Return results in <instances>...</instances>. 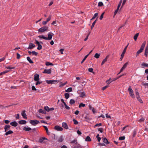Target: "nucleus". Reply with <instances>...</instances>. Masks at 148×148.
<instances>
[{
    "label": "nucleus",
    "mask_w": 148,
    "mask_h": 148,
    "mask_svg": "<svg viewBox=\"0 0 148 148\" xmlns=\"http://www.w3.org/2000/svg\"><path fill=\"white\" fill-rule=\"evenodd\" d=\"M47 31H48V27L46 26L43 27L38 29V32L41 33Z\"/></svg>",
    "instance_id": "f257e3e1"
},
{
    "label": "nucleus",
    "mask_w": 148,
    "mask_h": 148,
    "mask_svg": "<svg viewBox=\"0 0 148 148\" xmlns=\"http://www.w3.org/2000/svg\"><path fill=\"white\" fill-rule=\"evenodd\" d=\"M35 44H37L38 45V47L37 48L38 49L40 50L42 49V46L40 44H43V43L42 42H39L37 40H35Z\"/></svg>",
    "instance_id": "f03ea898"
},
{
    "label": "nucleus",
    "mask_w": 148,
    "mask_h": 148,
    "mask_svg": "<svg viewBox=\"0 0 148 148\" xmlns=\"http://www.w3.org/2000/svg\"><path fill=\"white\" fill-rule=\"evenodd\" d=\"M29 123L32 125L35 126L38 124L40 123L39 121L36 120H31L29 121Z\"/></svg>",
    "instance_id": "7ed1b4c3"
},
{
    "label": "nucleus",
    "mask_w": 148,
    "mask_h": 148,
    "mask_svg": "<svg viewBox=\"0 0 148 148\" xmlns=\"http://www.w3.org/2000/svg\"><path fill=\"white\" fill-rule=\"evenodd\" d=\"M136 97L138 99V100L141 103H143V101L139 97V93L138 92L137 89L136 90Z\"/></svg>",
    "instance_id": "20e7f679"
},
{
    "label": "nucleus",
    "mask_w": 148,
    "mask_h": 148,
    "mask_svg": "<svg viewBox=\"0 0 148 148\" xmlns=\"http://www.w3.org/2000/svg\"><path fill=\"white\" fill-rule=\"evenodd\" d=\"M54 35V34L51 32H49L48 34V37H47V40H51L52 37L53 35Z\"/></svg>",
    "instance_id": "39448f33"
},
{
    "label": "nucleus",
    "mask_w": 148,
    "mask_h": 148,
    "mask_svg": "<svg viewBox=\"0 0 148 148\" xmlns=\"http://www.w3.org/2000/svg\"><path fill=\"white\" fill-rule=\"evenodd\" d=\"M55 130L58 131H62L63 130V128L59 126H56L54 127Z\"/></svg>",
    "instance_id": "423d86ee"
},
{
    "label": "nucleus",
    "mask_w": 148,
    "mask_h": 148,
    "mask_svg": "<svg viewBox=\"0 0 148 148\" xmlns=\"http://www.w3.org/2000/svg\"><path fill=\"white\" fill-rule=\"evenodd\" d=\"M51 72V70L50 69H46L44 71L42 72L43 73L50 74Z\"/></svg>",
    "instance_id": "0eeeda50"
},
{
    "label": "nucleus",
    "mask_w": 148,
    "mask_h": 148,
    "mask_svg": "<svg viewBox=\"0 0 148 148\" xmlns=\"http://www.w3.org/2000/svg\"><path fill=\"white\" fill-rule=\"evenodd\" d=\"M39 79V75L37 74H35L34 75V80L35 81H38Z\"/></svg>",
    "instance_id": "6e6552de"
},
{
    "label": "nucleus",
    "mask_w": 148,
    "mask_h": 148,
    "mask_svg": "<svg viewBox=\"0 0 148 148\" xmlns=\"http://www.w3.org/2000/svg\"><path fill=\"white\" fill-rule=\"evenodd\" d=\"M128 62L126 63L123 66V67L120 70V73L121 72L123 71V70H124L126 67H127V65L128 64Z\"/></svg>",
    "instance_id": "1a4fd4ad"
},
{
    "label": "nucleus",
    "mask_w": 148,
    "mask_h": 148,
    "mask_svg": "<svg viewBox=\"0 0 148 148\" xmlns=\"http://www.w3.org/2000/svg\"><path fill=\"white\" fill-rule=\"evenodd\" d=\"M109 57V55L107 56H106V58L105 59H103V61L102 62L101 64V65H102L106 62H107V61L108 59V58Z\"/></svg>",
    "instance_id": "9d476101"
},
{
    "label": "nucleus",
    "mask_w": 148,
    "mask_h": 148,
    "mask_svg": "<svg viewBox=\"0 0 148 148\" xmlns=\"http://www.w3.org/2000/svg\"><path fill=\"white\" fill-rule=\"evenodd\" d=\"M10 126L9 125H5L4 127V130H5L4 131L5 132H6V131L7 130H10Z\"/></svg>",
    "instance_id": "9b49d317"
},
{
    "label": "nucleus",
    "mask_w": 148,
    "mask_h": 148,
    "mask_svg": "<svg viewBox=\"0 0 148 148\" xmlns=\"http://www.w3.org/2000/svg\"><path fill=\"white\" fill-rule=\"evenodd\" d=\"M25 111L24 110L21 113V115L23 117V118L25 119H27V115L25 113Z\"/></svg>",
    "instance_id": "f8f14e48"
},
{
    "label": "nucleus",
    "mask_w": 148,
    "mask_h": 148,
    "mask_svg": "<svg viewBox=\"0 0 148 148\" xmlns=\"http://www.w3.org/2000/svg\"><path fill=\"white\" fill-rule=\"evenodd\" d=\"M10 125L14 127H16L18 125V123L16 121H13L10 123Z\"/></svg>",
    "instance_id": "ddd939ff"
},
{
    "label": "nucleus",
    "mask_w": 148,
    "mask_h": 148,
    "mask_svg": "<svg viewBox=\"0 0 148 148\" xmlns=\"http://www.w3.org/2000/svg\"><path fill=\"white\" fill-rule=\"evenodd\" d=\"M35 47V45L32 43H30L28 47L27 48V49H32L33 48Z\"/></svg>",
    "instance_id": "4468645a"
},
{
    "label": "nucleus",
    "mask_w": 148,
    "mask_h": 148,
    "mask_svg": "<svg viewBox=\"0 0 148 148\" xmlns=\"http://www.w3.org/2000/svg\"><path fill=\"white\" fill-rule=\"evenodd\" d=\"M130 96H131L133 98H135V96L133 94V91L130 87Z\"/></svg>",
    "instance_id": "2eb2a0df"
},
{
    "label": "nucleus",
    "mask_w": 148,
    "mask_h": 148,
    "mask_svg": "<svg viewBox=\"0 0 148 148\" xmlns=\"http://www.w3.org/2000/svg\"><path fill=\"white\" fill-rule=\"evenodd\" d=\"M46 82L48 84H52L54 83V82H56L57 81L56 80H47Z\"/></svg>",
    "instance_id": "dca6fc26"
},
{
    "label": "nucleus",
    "mask_w": 148,
    "mask_h": 148,
    "mask_svg": "<svg viewBox=\"0 0 148 148\" xmlns=\"http://www.w3.org/2000/svg\"><path fill=\"white\" fill-rule=\"evenodd\" d=\"M62 127L66 129H68V126L66 124V123L64 122H63L62 123Z\"/></svg>",
    "instance_id": "f3484780"
},
{
    "label": "nucleus",
    "mask_w": 148,
    "mask_h": 148,
    "mask_svg": "<svg viewBox=\"0 0 148 148\" xmlns=\"http://www.w3.org/2000/svg\"><path fill=\"white\" fill-rule=\"evenodd\" d=\"M144 49L140 47V49L138 50L137 52L136 56L138 55L140 53L142 52L143 51Z\"/></svg>",
    "instance_id": "a211bd4d"
},
{
    "label": "nucleus",
    "mask_w": 148,
    "mask_h": 148,
    "mask_svg": "<svg viewBox=\"0 0 148 148\" xmlns=\"http://www.w3.org/2000/svg\"><path fill=\"white\" fill-rule=\"evenodd\" d=\"M18 123L20 124H24L26 123V121L25 120H22L19 121L18 122Z\"/></svg>",
    "instance_id": "6ab92c4d"
},
{
    "label": "nucleus",
    "mask_w": 148,
    "mask_h": 148,
    "mask_svg": "<svg viewBox=\"0 0 148 148\" xmlns=\"http://www.w3.org/2000/svg\"><path fill=\"white\" fill-rule=\"evenodd\" d=\"M13 133V132L12 130H9L8 131L6 132L5 134V135L7 136L9 134H12Z\"/></svg>",
    "instance_id": "aec40b11"
},
{
    "label": "nucleus",
    "mask_w": 148,
    "mask_h": 148,
    "mask_svg": "<svg viewBox=\"0 0 148 148\" xmlns=\"http://www.w3.org/2000/svg\"><path fill=\"white\" fill-rule=\"evenodd\" d=\"M145 51V55L147 56L148 53V47H146Z\"/></svg>",
    "instance_id": "412c9836"
},
{
    "label": "nucleus",
    "mask_w": 148,
    "mask_h": 148,
    "mask_svg": "<svg viewBox=\"0 0 148 148\" xmlns=\"http://www.w3.org/2000/svg\"><path fill=\"white\" fill-rule=\"evenodd\" d=\"M27 60L29 62V63L31 64L33 63L34 62L32 61V60L30 59V58L29 57H27Z\"/></svg>",
    "instance_id": "4be33fe9"
},
{
    "label": "nucleus",
    "mask_w": 148,
    "mask_h": 148,
    "mask_svg": "<svg viewBox=\"0 0 148 148\" xmlns=\"http://www.w3.org/2000/svg\"><path fill=\"white\" fill-rule=\"evenodd\" d=\"M23 130H24L27 131H30L32 130L31 128L29 127H25L23 128Z\"/></svg>",
    "instance_id": "5701e85b"
},
{
    "label": "nucleus",
    "mask_w": 148,
    "mask_h": 148,
    "mask_svg": "<svg viewBox=\"0 0 148 148\" xmlns=\"http://www.w3.org/2000/svg\"><path fill=\"white\" fill-rule=\"evenodd\" d=\"M47 139L45 137H42L41 138L39 139V142L40 143H42L43 142L44 140H47Z\"/></svg>",
    "instance_id": "b1692460"
},
{
    "label": "nucleus",
    "mask_w": 148,
    "mask_h": 148,
    "mask_svg": "<svg viewBox=\"0 0 148 148\" xmlns=\"http://www.w3.org/2000/svg\"><path fill=\"white\" fill-rule=\"evenodd\" d=\"M103 141L105 143H106L107 144L109 143L108 140L106 138H103Z\"/></svg>",
    "instance_id": "393cba45"
},
{
    "label": "nucleus",
    "mask_w": 148,
    "mask_h": 148,
    "mask_svg": "<svg viewBox=\"0 0 148 148\" xmlns=\"http://www.w3.org/2000/svg\"><path fill=\"white\" fill-rule=\"evenodd\" d=\"M139 35V33H137L135 34V35L134 36V39L135 41H136Z\"/></svg>",
    "instance_id": "a878e982"
},
{
    "label": "nucleus",
    "mask_w": 148,
    "mask_h": 148,
    "mask_svg": "<svg viewBox=\"0 0 148 148\" xmlns=\"http://www.w3.org/2000/svg\"><path fill=\"white\" fill-rule=\"evenodd\" d=\"M148 67V64L145 63H143L141 64V67Z\"/></svg>",
    "instance_id": "bb28decb"
},
{
    "label": "nucleus",
    "mask_w": 148,
    "mask_h": 148,
    "mask_svg": "<svg viewBox=\"0 0 148 148\" xmlns=\"http://www.w3.org/2000/svg\"><path fill=\"white\" fill-rule=\"evenodd\" d=\"M39 112L43 114H45L46 113L45 111L42 110V109H40L39 110Z\"/></svg>",
    "instance_id": "cd10ccee"
},
{
    "label": "nucleus",
    "mask_w": 148,
    "mask_h": 148,
    "mask_svg": "<svg viewBox=\"0 0 148 148\" xmlns=\"http://www.w3.org/2000/svg\"><path fill=\"white\" fill-rule=\"evenodd\" d=\"M38 37L40 38H42L45 40H46L47 37L43 36V35H41L39 36Z\"/></svg>",
    "instance_id": "c85d7f7f"
},
{
    "label": "nucleus",
    "mask_w": 148,
    "mask_h": 148,
    "mask_svg": "<svg viewBox=\"0 0 148 148\" xmlns=\"http://www.w3.org/2000/svg\"><path fill=\"white\" fill-rule=\"evenodd\" d=\"M136 129H134L133 131V132L132 133V137H134L136 136Z\"/></svg>",
    "instance_id": "c756f323"
},
{
    "label": "nucleus",
    "mask_w": 148,
    "mask_h": 148,
    "mask_svg": "<svg viewBox=\"0 0 148 148\" xmlns=\"http://www.w3.org/2000/svg\"><path fill=\"white\" fill-rule=\"evenodd\" d=\"M85 140L86 141H91V139L89 136H87L85 139Z\"/></svg>",
    "instance_id": "7c9ffc66"
},
{
    "label": "nucleus",
    "mask_w": 148,
    "mask_h": 148,
    "mask_svg": "<svg viewBox=\"0 0 148 148\" xmlns=\"http://www.w3.org/2000/svg\"><path fill=\"white\" fill-rule=\"evenodd\" d=\"M72 90V88H69L67 90H66L65 91L67 92H70Z\"/></svg>",
    "instance_id": "2f4dec72"
},
{
    "label": "nucleus",
    "mask_w": 148,
    "mask_h": 148,
    "mask_svg": "<svg viewBox=\"0 0 148 148\" xmlns=\"http://www.w3.org/2000/svg\"><path fill=\"white\" fill-rule=\"evenodd\" d=\"M63 140L62 136H60L59 138L58 141L60 142H62Z\"/></svg>",
    "instance_id": "473e14b6"
},
{
    "label": "nucleus",
    "mask_w": 148,
    "mask_h": 148,
    "mask_svg": "<svg viewBox=\"0 0 148 148\" xmlns=\"http://www.w3.org/2000/svg\"><path fill=\"white\" fill-rule=\"evenodd\" d=\"M141 85L145 87V88L148 86V83H144L143 82L141 83Z\"/></svg>",
    "instance_id": "72a5a7b5"
},
{
    "label": "nucleus",
    "mask_w": 148,
    "mask_h": 148,
    "mask_svg": "<svg viewBox=\"0 0 148 148\" xmlns=\"http://www.w3.org/2000/svg\"><path fill=\"white\" fill-rule=\"evenodd\" d=\"M98 14L97 13H95L92 18L91 19V20L94 19L98 16Z\"/></svg>",
    "instance_id": "f704fd0d"
},
{
    "label": "nucleus",
    "mask_w": 148,
    "mask_h": 148,
    "mask_svg": "<svg viewBox=\"0 0 148 148\" xmlns=\"http://www.w3.org/2000/svg\"><path fill=\"white\" fill-rule=\"evenodd\" d=\"M75 103V100L73 99H71L70 100V104L71 105L73 104H74Z\"/></svg>",
    "instance_id": "c9c22d12"
},
{
    "label": "nucleus",
    "mask_w": 148,
    "mask_h": 148,
    "mask_svg": "<svg viewBox=\"0 0 148 148\" xmlns=\"http://www.w3.org/2000/svg\"><path fill=\"white\" fill-rule=\"evenodd\" d=\"M97 21V20H96L92 23V25H91V29H92L93 27H94L95 25V23L96 22V21Z\"/></svg>",
    "instance_id": "e433bc0d"
},
{
    "label": "nucleus",
    "mask_w": 148,
    "mask_h": 148,
    "mask_svg": "<svg viewBox=\"0 0 148 148\" xmlns=\"http://www.w3.org/2000/svg\"><path fill=\"white\" fill-rule=\"evenodd\" d=\"M86 96L84 92H82L81 93L80 97H84V96Z\"/></svg>",
    "instance_id": "4c0bfd02"
},
{
    "label": "nucleus",
    "mask_w": 148,
    "mask_h": 148,
    "mask_svg": "<svg viewBox=\"0 0 148 148\" xmlns=\"http://www.w3.org/2000/svg\"><path fill=\"white\" fill-rule=\"evenodd\" d=\"M66 99H68L69 97V95L68 93H66L64 94Z\"/></svg>",
    "instance_id": "58836bf2"
},
{
    "label": "nucleus",
    "mask_w": 148,
    "mask_h": 148,
    "mask_svg": "<svg viewBox=\"0 0 148 148\" xmlns=\"http://www.w3.org/2000/svg\"><path fill=\"white\" fill-rule=\"evenodd\" d=\"M85 106V104L83 103H80L79 106V107L80 108L81 107H84Z\"/></svg>",
    "instance_id": "ea45409f"
},
{
    "label": "nucleus",
    "mask_w": 148,
    "mask_h": 148,
    "mask_svg": "<svg viewBox=\"0 0 148 148\" xmlns=\"http://www.w3.org/2000/svg\"><path fill=\"white\" fill-rule=\"evenodd\" d=\"M73 148H82V146L79 144H78L75 146Z\"/></svg>",
    "instance_id": "a19ab883"
},
{
    "label": "nucleus",
    "mask_w": 148,
    "mask_h": 148,
    "mask_svg": "<svg viewBox=\"0 0 148 148\" xmlns=\"http://www.w3.org/2000/svg\"><path fill=\"white\" fill-rule=\"evenodd\" d=\"M88 55H87L82 60V61L81 62V63L82 64L84 61L86 59V58H87V57L88 56Z\"/></svg>",
    "instance_id": "79ce46f5"
},
{
    "label": "nucleus",
    "mask_w": 148,
    "mask_h": 148,
    "mask_svg": "<svg viewBox=\"0 0 148 148\" xmlns=\"http://www.w3.org/2000/svg\"><path fill=\"white\" fill-rule=\"evenodd\" d=\"M100 54L98 53H96L94 56V57L96 58H99Z\"/></svg>",
    "instance_id": "37998d69"
},
{
    "label": "nucleus",
    "mask_w": 148,
    "mask_h": 148,
    "mask_svg": "<svg viewBox=\"0 0 148 148\" xmlns=\"http://www.w3.org/2000/svg\"><path fill=\"white\" fill-rule=\"evenodd\" d=\"M9 71H6L0 73V75L4 74L9 72Z\"/></svg>",
    "instance_id": "c03bdc74"
},
{
    "label": "nucleus",
    "mask_w": 148,
    "mask_h": 148,
    "mask_svg": "<svg viewBox=\"0 0 148 148\" xmlns=\"http://www.w3.org/2000/svg\"><path fill=\"white\" fill-rule=\"evenodd\" d=\"M43 127L45 129V130L47 134L48 135H49V132H48V128H47V127L46 126H43Z\"/></svg>",
    "instance_id": "a18cd8bd"
},
{
    "label": "nucleus",
    "mask_w": 148,
    "mask_h": 148,
    "mask_svg": "<svg viewBox=\"0 0 148 148\" xmlns=\"http://www.w3.org/2000/svg\"><path fill=\"white\" fill-rule=\"evenodd\" d=\"M44 108L47 112L49 111V108L47 106H45Z\"/></svg>",
    "instance_id": "49530a36"
},
{
    "label": "nucleus",
    "mask_w": 148,
    "mask_h": 148,
    "mask_svg": "<svg viewBox=\"0 0 148 148\" xmlns=\"http://www.w3.org/2000/svg\"><path fill=\"white\" fill-rule=\"evenodd\" d=\"M46 65V66H49V65H53V64L50 62H46L45 63Z\"/></svg>",
    "instance_id": "de8ad7c7"
},
{
    "label": "nucleus",
    "mask_w": 148,
    "mask_h": 148,
    "mask_svg": "<svg viewBox=\"0 0 148 148\" xmlns=\"http://www.w3.org/2000/svg\"><path fill=\"white\" fill-rule=\"evenodd\" d=\"M71 143H75V144H76L77 143V140L75 139L73 140L72 141H71Z\"/></svg>",
    "instance_id": "09e8293b"
},
{
    "label": "nucleus",
    "mask_w": 148,
    "mask_h": 148,
    "mask_svg": "<svg viewBox=\"0 0 148 148\" xmlns=\"http://www.w3.org/2000/svg\"><path fill=\"white\" fill-rule=\"evenodd\" d=\"M146 44V42L145 41L142 44L141 47V48H143L144 49V47H145V46Z\"/></svg>",
    "instance_id": "8fccbe9b"
},
{
    "label": "nucleus",
    "mask_w": 148,
    "mask_h": 148,
    "mask_svg": "<svg viewBox=\"0 0 148 148\" xmlns=\"http://www.w3.org/2000/svg\"><path fill=\"white\" fill-rule=\"evenodd\" d=\"M102 125V124L101 123H99V124H96L94 126V128H95L96 127H99Z\"/></svg>",
    "instance_id": "3c124183"
},
{
    "label": "nucleus",
    "mask_w": 148,
    "mask_h": 148,
    "mask_svg": "<svg viewBox=\"0 0 148 148\" xmlns=\"http://www.w3.org/2000/svg\"><path fill=\"white\" fill-rule=\"evenodd\" d=\"M103 5V3L102 2H99L98 4V6H101Z\"/></svg>",
    "instance_id": "603ef678"
},
{
    "label": "nucleus",
    "mask_w": 148,
    "mask_h": 148,
    "mask_svg": "<svg viewBox=\"0 0 148 148\" xmlns=\"http://www.w3.org/2000/svg\"><path fill=\"white\" fill-rule=\"evenodd\" d=\"M98 130L100 131L101 133H102L103 131V128H98Z\"/></svg>",
    "instance_id": "864d4df0"
},
{
    "label": "nucleus",
    "mask_w": 148,
    "mask_h": 148,
    "mask_svg": "<svg viewBox=\"0 0 148 148\" xmlns=\"http://www.w3.org/2000/svg\"><path fill=\"white\" fill-rule=\"evenodd\" d=\"M73 121L74 124L77 125L78 124V122L76 119H74L73 120Z\"/></svg>",
    "instance_id": "5fc2aeb1"
},
{
    "label": "nucleus",
    "mask_w": 148,
    "mask_h": 148,
    "mask_svg": "<svg viewBox=\"0 0 148 148\" xmlns=\"http://www.w3.org/2000/svg\"><path fill=\"white\" fill-rule=\"evenodd\" d=\"M104 12H103L101 15L100 18H99V19L100 20H101L103 17V15H104Z\"/></svg>",
    "instance_id": "6e6d98bb"
},
{
    "label": "nucleus",
    "mask_w": 148,
    "mask_h": 148,
    "mask_svg": "<svg viewBox=\"0 0 148 148\" xmlns=\"http://www.w3.org/2000/svg\"><path fill=\"white\" fill-rule=\"evenodd\" d=\"M32 53L34 55L37 56L38 55V53L34 51H32Z\"/></svg>",
    "instance_id": "4d7b16f0"
},
{
    "label": "nucleus",
    "mask_w": 148,
    "mask_h": 148,
    "mask_svg": "<svg viewBox=\"0 0 148 148\" xmlns=\"http://www.w3.org/2000/svg\"><path fill=\"white\" fill-rule=\"evenodd\" d=\"M64 105L66 109L68 110H69L70 109V108L69 106H68L66 103Z\"/></svg>",
    "instance_id": "13d9d810"
},
{
    "label": "nucleus",
    "mask_w": 148,
    "mask_h": 148,
    "mask_svg": "<svg viewBox=\"0 0 148 148\" xmlns=\"http://www.w3.org/2000/svg\"><path fill=\"white\" fill-rule=\"evenodd\" d=\"M125 139V137L124 136H121L119 138V140H124Z\"/></svg>",
    "instance_id": "bf43d9fd"
},
{
    "label": "nucleus",
    "mask_w": 148,
    "mask_h": 148,
    "mask_svg": "<svg viewBox=\"0 0 148 148\" xmlns=\"http://www.w3.org/2000/svg\"><path fill=\"white\" fill-rule=\"evenodd\" d=\"M121 77V76H120L118 77L113 78V79H111V82L114 81L116 80V79H118V78H120Z\"/></svg>",
    "instance_id": "052dcab7"
},
{
    "label": "nucleus",
    "mask_w": 148,
    "mask_h": 148,
    "mask_svg": "<svg viewBox=\"0 0 148 148\" xmlns=\"http://www.w3.org/2000/svg\"><path fill=\"white\" fill-rule=\"evenodd\" d=\"M111 80V79H110V78L109 79L107 80L106 82L107 83V84H110L112 82H111V81H110Z\"/></svg>",
    "instance_id": "680f3d73"
},
{
    "label": "nucleus",
    "mask_w": 148,
    "mask_h": 148,
    "mask_svg": "<svg viewBox=\"0 0 148 148\" xmlns=\"http://www.w3.org/2000/svg\"><path fill=\"white\" fill-rule=\"evenodd\" d=\"M51 15L49 16L48 18H47V19L46 21H47V22H48L49 21H50L51 18Z\"/></svg>",
    "instance_id": "e2e57ef3"
},
{
    "label": "nucleus",
    "mask_w": 148,
    "mask_h": 148,
    "mask_svg": "<svg viewBox=\"0 0 148 148\" xmlns=\"http://www.w3.org/2000/svg\"><path fill=\"white\" fill-rule=\"evenodd\" d=\"M17 58V59H19L21 57L20 55L18 53H16Z\"/></svg>",
    "instance_id": "0e129e2a"
},
{
    "label": "nucleus",
    "mask_w": 148,
    "mask_h": 148,
    "mask_svg": "<svg viewBox=\"0 0 148 148\" xmlns=\"http://www.w3.org/2000/svg\"><path fill=\"white\" fill-rule=\"evenodd\" d=\"M88 71L91 73H93V69L92 68H89L88 69Z\"/></svg>",
    "instance_id": "69168bd1"
},
{
    "label": "nucleus",
    "mask_w": 148,
    "mask_h": 148,
    "mask_svg": "<svg viewBox=\"0 0 148 148\" xmlns=\"http://www.w3.org/2000/svg\"><path fill=\"white\" fill-rule=\"evenodd\" d=\"M90 32H89L87 36H86V38H85V39H84V41H86L88 39V36H89L90 35Z\"/></svg>",
    "instance_id": "338daca9"
},
{
    "label": "nucleus",
    "mask_w": 148,
    "mask_h": 148,
    "mask_svg": "<svg viewBox=\"0 0 148 148\" xmlns=\"http://www.w3.org/2000/svg\"><path fill=\"white\" fill-rule=\"evenodd\" d=\"M144 120L145 119L144 118L142 117L140 119H139V121L140 122H143Z\"/></svg>",
    "instance_id": "774afa93"
}]
</instances>
